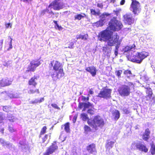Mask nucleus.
Segmentation results:
<instances>
[{
    "mask_svg": "<svg viewBox=\"0 0 155 155\" xmlns=\"http://www.w3.org/2000/svg\"><path fill=\"white\" fill-rule=\"evenodd\" d=\"M109 26L106 29L115 31H118L122 28L123 25L121 23L116 19L115 17L113 18L109 23Z\"/></svg>",
    "mask_w": 155,
    "mask_h": 155,
    "instance_id": "423d86ee",
    "label": "nucleus"
},
{
    "mask_svg": "<svg viewBox=\"0 0 155 155\" xmlns=\"http://www.w3.org/2000/svg\"><path fill=\"white\" fill-rule=\"evenodd\" d=\"M12 82L11 79L5 78L0 80V87H3L10 85Z\"/></svg>",
    "mask_w": 155,
    "mask_h": 155,
    "instance_id": "ddd939ff",
    "label": "nucleus"
},
{
    "mask_svg": "<svg viewBox=\"0 0 155 155\" xmlns=\"http://www.w3.org/2000/svg\"><path fill=\"white\" fill-rule=\"evenodd\" d=\"M122 111H123V113L126 114H128L130 113L129 110L127 108H124L122 110Z\"/></svg>",
    "mask_w": 155,
    "mask_h": 155,
    "instance_id": "a19ab883",
    "label": "nucleus"
},
{
    "mask_svg": "<svg viewBox=\"0 0 155 155\" xmlns=\"http://www.w3.org/2000/svg\"><path fill=\"white\" fill-rule=\"evenodd\" d=\"M86 101H88L89 100V97H86Z\"/></svg>",
    "mask_w": 155,
    "mask_h": 155,
    "instance_id": "338daca9",
    "label": "nucleus"
},
{
    "mask_svg": "<svg viewBox=\"0 0 155 155\" xmlns=\"http://www.w3.org/2000/svg\"><path fill=\"white\" fill-rule=\"evenodd\" d=\"M90 12L91 14L94 15L99 16L101 14L100 11L96 12L95 10L93 9H90Z\"/></svg>",
    "mask_w": 155,
    "mask_h": 155,
    "instance_id": "473e14b6",
    "label": "nucleus"
},
{
    "mask_svg": "<svg viewBox=\"0 0 155 155\" xmlns=\"http://www.w3.org/2000/svg\"><path fill=\"white\" fill-rule=\"evenodd\" d=\"M36 67H35V66L34 65L30 63V65H29L28 67V71L34 72L36 70Z\"/></svg>",
    "mask_w": 155,
    "mask_h": 155,
    "instance_id": "c756f323",
    "label": "nucleus"
},
{
    "mask_svg": "<svg viewBox=\"0 0 155 155\" xmlns=\"http://www.w3.org/2000/svg\"><path fill=\"white\" fill-rule=\"evenodd\" d=\"M81 117L83 121L87 120V124L96 130H97L98 127L102 128L105 124L104 119L99 115L94 116L91 120L87 114L82 113L81 114Z\"/></svg>",
    "mask_w": 155,
    "mask_h": 155,
    "instance_id": "f03ea898",
    "label": "nucleus"
},
{
    "mask_svg": "<svg viewBox=\"0 0 155 155\" xmlns=\"http://www.w3.org/2000/svg\"><path fill=\"white\" fill-rule=\"evenodd\" d=\"M82 14L83 15L80 14H78L74 16V20H80L82 18H84V17H86V15L85 14L83 13Z\"/></svg>",
    "mask_w": 155,
    "mask_h": 155,
    "instance_id": "393cba45",
    "label": "nucleus"
},
{
    "mask_svg": "<svg viewBox=\"0 0 155 155\" xmlns=\"http://www.w3.org/2000/svg\"><path fill=\"white\" fill-rule=\"evenodd\" d=\"M150 131L149 128L146 129L145 132L143 134L142 139L145 141H147L150 138Z\"/></svg>",
    "mask_w": 155,
    "mask_h": 155,
    "instance_id": "6ab92c4d",
    "label": "nucleus"
},
{
    "mask_svg": "<svg viewBox=\"0 0 155 155\" xmlns=\"http://www.w3.org/2000/svg\"><path fill=\"white\" fill-rule=\"evenodd\" d=\"M83 106L84 107V103L80 102L78 104V107L79 108L81 109L82 108Z\"/></svg>",
    "mask_w": 155,
    "mask_h": 155,
    "instance_id": "8fccbe9b",
    "label": "nucleus"
},
{
    "mask_svg": "<svg viewBox=\"0 0 155 155\" xmlns=\"http://www.w3.org/2000/svg\"><path fill=\"white\" fill-rule=\"evenodd\" d=\"M110 2L111 3H114L115 2V0H110Z\"/></svg>",
    "mask_w": 155,
    "mask_h": 155,
    "instance_id": "0e129e2a",
    "label": "nucleus"
},
{
    "mask_svg": "<svg viewBox=\"0 0 155 155\" xmlns=\"http://www.w3.org/2000/svg\"><path fill=\"white\" fill-rule=\"evenodd\" d=\"M5 25L6 28H8L9 26L11 27V24L10 23L5 24Z\"/></svg>",
    "mask_w": 155,
    "mask_h": 155,
    "instance_id": "603ef678",
    "label": "nucleus"
},
{
    "mask_svg": "<svg viewBox=\"0 0 155 155\" xmlns=\"http://www.w3.org/2000/svg\"><path fill=\"white\" fill-rule=\"evenodd\" d=\"M110 14L104 12L101 15H100L99 18L100 19L96 22V24L99 26H102L104 25V22L105 20V18L107 16H110Z\"/></svg>",
    "mask_w": 155,
    "mask_h": 155,
    "instance_id": "f8f14e48",
    "label": "nucleus"
},
{
    "mask_svg": "<svg viewBox=\"0 0 155 155\" xmlns=\"http://www.w3.org/2000/svg\"><path fill=\"white\" fill-rule=\"evenodd\" d=\"M94 93V92L92 90V89H90L89 91V93L91 94H93Z\"/></svg>",
    "mask_w": 155,
    "mask_h": 155,
    "instance_id": "13d9d810",
    "label": "nucleus"
},
{
    "mask_svg": "<svg viewBox=\"0 0 155 155\" xmlns=\"http://www.w3.org/2000/svg\"><path fill=\"white\" fill-rule=\"evenodd\" d=\"M132 2L130 5L131 7L133 9V12L134 14H137L140 11L139 8L140 3L136 0H131Z\"/></svg>",
    "mask_w": 155,
    "mask_h": 155,
    "instance_id": "9d476101",
    "label": "nucleus"
},
{
    "mask_svg": "<svg viewBox=\"0 0 155 155\" xmlns=\"http://www.w3.org/2000/svg\"><path fill=\"white\" fill-rule=\"evenodd\" d=\"M109 49V48L108 47L106 46L103 47L102 50L104 52L106 53L108 51V50Z\"/></svg>",
    "mask_w": 155,
    "mask_h": 155,
    "instance_id": "79ce46f5",
    "label": "nucleus"
},
{
    "mask_svg": "<svg viewBox=\"0 0 155 155\" xmlns=\"http://www.w3.org/2000/svg\"><path fill=\"white\" fill-rule=\"evenodd\" d=\"M128 85L124 84L119 87L117 91L120 96L122 97H127L130 95L131 88H134V84L131 82H128Z\"/></svg>",
    "mask_w": 155,
    "mask_h": 155,
    "instance_id": "7ed1b4c3",
    "label": "nucleus"
},
{
    "mask_svg": "<svg viewBox=\"0 0 155 155\" xmlns=\"http://www.w3.org/2000/svg\"><path fill=\"white\" fill-rule=\"evenodd\" d=\"M120 45H116L115 47V49L114 51L115 56H117L118 54V50Z\"/></svg>",
    "mask_w": 155,
    "mask_h": 155,
    "instance_id": "58836bf2",
    "label": "nucleus"
},
{
    "mask_svg": "<svg viewBox=\"0 0 155 155\" xmlns=\"http://www.w3.org/2000/svg\"><path fill=\"white\" fill-rule=\"evenodd\" d=\"M87 112L91 115H93L95 114L94 110L92 109H89L87 110Z\"/></svg>",
    "mask_w": 155,
    "mask_h": 155,
    "instance_id": "4c0bfd02",
    "label": "nucleus"
},
{
    "mask_svg": "<svg viewBox=\"0 0 155 155\" xmlns=\"http://www.w3.org/2000/svg\"><path fill=\"white\" fill-rule=\"evenodd\" d=\"M53 22L55 23V24L56 25L55 26H56L57 25H58V24L57 23V21H55V20H54L53 21Z\"/></svg>",
    "mask_w": 155,
    "mask_h": 155,
    "instance_id": "e2e57ef3",
    "label": "nucleus"
},
{
    "mask_svg": "<svg viewBox=\"0 0 155 155\" xmlns=\"http://www.w3.org/2000/svg\"><path fill=\"white\" fill-rule=\"evenodd\" d=\"M4 128H2L0 130V132H1L2 134H4Z\"/></svg>",
    "mask_w": 155,
    "mask_h": 155,
    "instance_id": "bf43d9fd",
    "label": "nucleus"
},
{
    "mask_svg": "<svg viewBox=\"0 0 155 155\" xmlns=\"http://www.w3.org/2000/svg\"><path fill=\"white\" fill-rule=\"evenodd\" d=\"M98 37L100 41L107 42L108 46L111 47L120 44L121 41L117 34L113 35L112 32L107 29L101 31L98 35Z\"/></svg>",
    "mask_w": 155,
    "mask_h": 155,
    "instance_id": "f257e3e1",
    "label": "nucleus"
},
{
    "mask_svg": "<svg viewBox=\"0 0 155 155\" xmlns=\"http://www.w3.org/2000/svg\"><path fill=\"white\" fill-rule=\"evenodd\" d=\"M55 72V73H53L51 74V76L53 78L56 77L59 79L64 75V73L63 68H60L57 71Z\"/></svg>",
    "mask_w": 155,
    "mask_h": 155,
    "instance_id": "4468645a",
    "label": "nucleus"
},
{
    "mask_svg": "<svg viewBox=\"0 0 155 155\" xmlns=\"http://www.w3.org/2000/svg\"><path fill=\"white\" fill-rule=\"evenodd\" d=\"M146 89V93L147 94V95L146 96V97L147 98V97H148L149 99H151L153 94L152 90L151 89L150 87H147Z\"/></svg>",
    "mask_w": 155,
    "mask_h": 155,
    "instance_id": "cd10ccee",
    "label": "nucleus"
},
{
    "mask_svg": "<svg viewBox=\"0 0 155 155\" xmlns=\"http://www.w3.org/2000/svg\"><path fill=\"white\" fill-rule=\"evenodd\" d=\"M122 71L121 70L116 71H115V74L118 78H120L121 77V74L122 73Z\"/></svg>",
    "mask_w": 155,
    "mask_h": 155,
    "instance_id": "e433bc0d",
    "label": "nucleus"
},
{
    "mask_svg": "<svg viewBox=\"0 0 155 155\" xmlns=\"http://www.w3.org/2000/svg\"><path fill=\"white\" fill-rule=\"evenodd\" d=\"M149 53L145 51L137 52L135 54L131 55L127 58L131 61L138 64H140L143 60L149 55Z\"/></svg>",
    "mask_w": 155,
    "mask_h": 155,
    "instance_id": "20e7f679",
    "label": "nucleus"
},
{
    "mask_svg": "<svg viewBox=\"0 0 155 155\" xmlns=\"http://www.w3.org/2000/svg\"><path fill=\"white\" fill-rule=\"evenodd\" d=\"M51 106L52 107L55 109H57L58 110H60V108L57 105L55 104H51Z\"/></svg>",
    "mask_w": 155,
    "mask_h": 155,
    "instance_id": "49530a36",
    "label": "nucleus"
},
{
    "mask_svg": "<svg viewBox=\"0 0 155 155\" xmlns=\"http://www.w3.org/2000/svg\"><path fill=\"white\" fill-rule=\"evenodd\" d=\"M11 122H14V120L13 119H8Z\"/></svg>",
    "mask_w": 155,
    "mask_h": 155,
    "instance_id": "69168bd1",
    "label": "nucleus"
},
{
    "mask_svg": "<svg viewBox=\"0 0 155 155\" xmlns=\"http://www.w3.org/2000/svg\"><path fill=\"white\" fill-rule=\"evenodd\" d=\"M84 107L83 110V111H84L86 108H88L90 107L93 108L94 109V106L93 104H91L89 102H87V103H84Z\"/></svg>",
    "mask_w": 155,
    "mask_h": 155,
    "instance_id": "bb28decb",
    "label": "nucleus"
},
{
    "mask_svg": "<svg viewBox=\"0 0 155 155\" xmlns=\"http://www.w3.org/2000/svg\"><path fill=\"white\" fill-rule=\"evenodd\" d=\"M85 70L89 72L93 77L95 76L96 74L97 70L95 67L94 66L88 67L86 68Z\"/></svg>",
    "mask_w": 155,
    "mask_h": 155,
    "instance_id": "f3484780",
    "label": "nucleus"
},
{
    "mask_svg": "<svg viewBox=\"0 0 155 155\" xmlns=\"http://www.w3.org/2000/svg\"><path fill=\"white\" fill-rule=\"evenodd\" d=\"M112 90L110 89H104L100 91L97 97L107 99L110 98Z\"/></svg>",
    "mask_w": 155,
    "mask_h": 155,
    "instance_id": "1a4fd4ad",
    "label": "nucleus"
},
{
    "mask_svg": "<svg viewBox=\"0 0 155 155\" xmlns=\"http://www.w3.org/2000/svg\"><path fill=\"white\" fill-rule=\"evenodd\" d=\"M44 100V98L43 97L41 98L40 100L35 99V100L32 101L31 102V103L33 104H35L40 103L41 102L43 101Z\"/></svg>",
    "mask_w": 155,
    "mask_h": 155,
    "instance_id": "2f4dec72",
    "label": "nucleus"
},
{
    "mask_svg": "<svg viewBox=\"0 0 155 155\" xmlns=\"http://www.w3.org/2000/svg\"><path fill=\"white\" fill-rule=\"evenodd\" d=\"M48 135L47 134H45L44 137L42 138V142L43 143H45V142L47 140L48 137Z\"/></svg>",
    "mask_w": 155,
    "mask_h": 155,
    "instance_id": "c03bdc74",
    "label": "nucleus"
},
{
    "mask_svg": "<svg viewBox=\"0 0 155 155\" xmlns=\"http://www.w3.org/2000/svg\"><path fill=\"white\" fill-rule=\"evenodd\" d=\"M97 6L99 8H103V5L102 2H101L100 3H98L97 4Z\"/></svg>",
    "mask_w": 155,
    "mask_h": 155,
    "instance_id": "09e8293b",
    "label": "nucleus"
},
{
    "mask_svg": "<svg viewBox=\"0 0 155 155\" xmlns=\"http://www.w3.org/2000/svg\"><path fill=\"white\" fill-rule=\"evenodd\" d=\"M56 141H54L51 145L47 147L46 152L42 155H50L52 154L58 149V147L56 144Z\"/></svg>",
    "mask_w": 155,
    "mask_h": 155,
    "instance_id": "0eeeda50",
    "label": "nucleus"
},
{
    "mask_svg": "<svg viewBox=\"0 0 155 155\" xmlns=\"http://www.w3.org/2000/svg\"><path fill=\"white\" fill-rule=\"evenodd\" d=\"M124 74L126 75L127 78H130L132 76V74L131 71L127 69L124 71Z\"/></svg>",
    "mask_w": 155,
    "mask_h": 155,
    "instance_id": "c85d7f7f",
    "label": "nucleus"
},
{
    "mask_svg": "<svg viewBox=\"0 0 155 155\" xmlns=\"http://www.w3.org/2000/svg\"><path fill=\"white\" fill-rule=\"evenodd\" d=\"M137 148L139 150L145 153H147L148 151V149L146 146L141 143H137L136 146Z\"/></svg>",
    "mask_w": 155,
    "mask_h": 155,
    "instance_id": "a211bd4d",
    "label": "nucleus"
},
{
    "mask_svg": "<svg viewBox=\"0 0 155 155\" xmlns=\"http://www.w3.org/2000/svg\"><path fill=\"white\" fill-rule=\"evenodd\" d=\"M115 142L112 141H109L107 140L106 143L105 147L107 149H110L112 148Z\"/></svg>",
    "mask_w": 155,
    "mask_h": 155,
    "instance_id": "b1692460",
    "label": "nucleus"
},
{
    "mask_svg": "<svg viewBox=\"0 0 155 155\" xmlns=\"http://www.w3.org/2000/svg\"><path fill=\"white\" fill-rule=\"evenodd\" d=\"M47 13H48L49 14L52 15H54V14L52 11L49 12V10L47 8L42 10L41 12V15H42L45 14Z\"/></svg>",
    "mask_w": 155,
    "mask_h": 155,
    "instance_id": "7c9ffc66",
    "label": "nucleus"
},
{
    "mask_svg": "<svg viewBox=\"0 0 155 155\" xmlns=\"http://www.w3.org/2000/svg\"><path fill=\"white\" fill-rule=\"evenodd\" d=\"M88 37V35L87 34H85L84 35L80 34L77 36L76 38L77 39H81L84 41L87 40Z\"/></svg>",
    "mask_w": 155,
    "mask_h": 155,
    "instance_id": "4be33fe9",
    "label": "nucleus"
},
{
    "mask_svg": "<svg viewBox=\"0 0 155 155\" xmlns=\"http://www.w3.org/2000/svg\"><path fill=\"white\" fill-rule=\"evenodd\" d=\"M5 119V117L2 114H0V124L3 122V120Z\"/></svg>",
    "mask_w": 155,
    "mask_h": 155,
    "instance_id": "37998d69",
    "label": "nucleus"
},
{
    "mask_svg": "<svg viewBox=\"0 0 155 155\" xmlns=\"http://www.w3.org/2000/svg\"><path fill=\"white\" fill-rule=\"evenodd\" d=\"M39 76L34 75L31 77L28 81V84L29 85L32 86V87H30L28 91V93L29 94H34L35 93H39V90L38 89H36V86L37 84L36 81L39 78Z\"/></svg>",
    "mask_w": 155,
    "mask_h": 155,
    "instance_id": "39448f33",
    "label": "nucleus"
},
{
    "mask_svg": "<svg viewBox=\"0 0 155 155\" xmlns=\"http://www.w3.org/2000/svg\"><path fill=\"white\" fill-rule=\"evenodd\" d=\"M10 39H11V40L10 41V44H9V45H10L9 48H12V39L11 38Z\"/></svg>",
    "mask_w": 155,
    "mask_h": 155,
    "instance_id": "5fc2aeb1",
    "label": "nucleus"
},
{
    "mask_svg": "<svg viewBox=\"0 0 155 155\" xmlns=\"http://www.w3.org/2000/svg\"><path fill=\"white\" fill-rule=\"evenodd\" d=\"M8 130L11 133L15 132L16 131V130L14 129L12 126H11V125L8 126Z\"/></svg>",
    "mask_w": 155,
    "mask_h": 155,
    "instance_id": "ea45409f",
    "label": "nucleus"
},
{
    "mask_svg": "<svg viewBox=\"0 0 155 155\" xmlns=\"http://www.w3.org/2000/svg\"><path fill=\"white\" fill-rule=\"evenodd\" d=\"M64 127V130L67 133H69L70 132V124L69 122H67L65 123L63 125L61 126H62Z\"/></svg>",
    "mask_w": 155,
    "mask_h": 155,
    "instance_id": "a878e982",
    "label": "nucleus"
},
{
    "mask_svg": "<svg viewBox=\"0 0 155 155\" xmlns=\"http://www.w3.org/2000/svg\"><path fill=\"white\" fill-rule=\"evenodd\" d=\"M8 108V107H7V106H4V107H3V110L5 112H7V109Z\"/></svg>",
    "mask_w": 155,
    "mask_h": 155,
    "instance_id": "864d4df0",
    "label": "nucleus"
},
{
    "mask_svg": "<svg viewBox=\"0 0 155 155\" xmlns=\"http://www.w3.org/2000/svg\"><path fill=\"white\" fill-rule=\"evenodd\" d=\"M135 45L134 44H133L131 46H127L125 47L123 49L124 53L129 52L133 48H135Z\"/></svg>",
    "mask_w": 155,
    "mask_h": 155,
    "instance_id": "aec40b11",
    "label": "nucleus"
},
{
    "mask_svg": "<svg viewBox=\"0 0 155 155\" xmlns=\"http://www.w3.org/2000/svg\"><path fill=\"white\" fill-rule=\"evenodd\" d=\"M47 129V127L46 126H44L43 127L41 128L40 131V137L41 136V135L44 134L46 133Z\"/></svg>",
    "mask_w": 155,
    "mask_h": 155,
    "instance_id": "f704fd0d",
    "label": "nucleus"
},
{
    "mask_svg": "<svg viewBox=\"0 0 155 155\" xmlns=\"http://www.w3.org/2000/svg\"><path fill=\"white\" fill-rule=\"evenodd\" d=\"M52 66L55 71H57L60 68H63L61 64L58 61H53L51 62Z\"/></svg>",
    "mask_w": 155,
    "mask_h": 155,
    "instance_id": "2eb2a0df",
    "label": "nucleus"
},
{
    "mask_svg": "<svg viewBox=\"0 0 155 155\" xmlns=\"http://www.w3.org/2000/svg\"><path fill=\"white\" fill-rule=\"evenodd\" d=\"M1 143L2 144L3 146H6L7 147H8L10 145L9 143H8L4 140H3V141Z\"/></svg>",
    "mask_w": 155,
    "mask_h": 155,
    "instance_id": "a18cd8bd",
    "label": "nucleus"
},
{
    "mask_svg": "<svg viewBox=\"0 0 155 155\" xmlns=\"http://www.w3.org/2000/svg\"><path fill=\"white\" fill-rule=\"evenodd\" d=\"M78 117V114H76L75 115L73 119V123H74L76 122L77 118Z\"/></svg>",
    "mask_w": 155,
    "mask_h": 155,
    "instance_id": "3c124183",
    "label": "nucleus"
},
{
    "mask_svg": "<svg viewBox=\"0 0 155 155\" xmlns=\"http://www.w3.org/2000/svg\"><path fill=\"white\" fill-rule=\"evenodd\" d=\"M3 140H2V139L0 138V143H2L3 141Z\"/></svg>",
    "mask_w": 155,
    "mask_h": 155,
    "instance_id": "774afa93",
    "label": "nucleus"
},
{
    "mask_svg": "<svg viewBox=\"0 0 155 155\" xmlns=\"http://www.w3.org/2000/svg\"><path fill=\"white\" fill-rule=\"evenodd\" d=\"M150 152L152 155L155 154V146L153 143H152L150 144Z\"/></svg>",
    "mask_w": 155,
    "mask_h": 155,
    "instance_id": "72a5a7b5",
    "label": "nucleus"
},
{
    "mask_svg": "<svg viewBox=\"0 0 155 155\" xmlns=\"http://www.w3.org/2000/svg\"><path fill=\"white\" fill-rule=\"evenodd\" d=\"M74 45V43L73 42H69L68 48H72Z\"/></svg>",
    "mask_w": 155,
    "mask_h": 155,
    "instance_id": "de8ad7c7",
    "label": "nucleus"
},
{
    "mask_svg": "<svg viewBox=\"0 0 155 155\" xmlns=\"http://www.w3.org/2000/svg\"><path fill=\"white\" fill-rule=\"evenodd\" d=\"M86 150L91 154L97 152L96 145L94 143H92L87 145L86 147Z\"/></svg>",
    "mask_w": 155,
    "mask_h": 155,
    "instance_id": "dca6fc26",
    "label": "nucleus"
},
{
    "mask_svg": "<svg viewBox=\"0 0 155 155\" xmlns=\"http://www.w3.org/2000/svg\"><path fill=\"white\" fill-rule=\"evenodd\" d=\"M112 115L115 120H117L120 118V113L117 110H115L113 112Z\"/></svg>",
    "mask_w": 155,
    "mask_h": 155,
    "instance_id": "412c9836",
    "label": "nucleus"
},
{
    "mask_svg": "<svg viewBox=\"0 0 155 155\" xmlns=\"http://www.w3.org/2000/svg\"><path fill=\"white\" fill-rule=\"evenodd\" d=\"M123 18L125 23L129 25L133 24L135 21L133 15L130 14H126L123 16Z\"/></svg>",
    "mask_w": 155,
    "mask_h": 155,
    "instance_id": "9b49d317",
    "label": "nucleus"
},
{
    "mask_svg": "<svg viewBox=\"0 0 155 155\" xmlns=\"http://www.w3.org/2000/svg\"><path fill=\"white\" fill-rule=\"evenodd\" d=\"M82 100L84 101H87L86 97L84 96H82Z\"/></svg>",
    "mask_w": 155,
    "mask_h": 155,
    "instance_id": "6e6d98bb",
    "label": "nucleus"
},
{
    "mask_svg": "<svg viewBox=\"0 0 155 155\" xmlns=\"http://www.w3.org/2000/svg\"><path fill=\"white\" fill-rule=\"evenodd\" d=\"M56 26L58 28V29L59 30H60L62 29L61 27V26H59L58 25H57Z\"/></svg>",
    "mask_w": 155,
    "mask_h": 155,
    "instance_id": "052dcab7",
    "label": "nucleus"
},
{
    "mask_svg": "<svg viewBox=\"0 0 155 155\" xmlns=\"http://www.w3.org/2000/svg\"><path fill=\"white\" fill-rule=\"evenodd\" d=\"M3 40H2L0 41V46H2L3 44Z\"/></svg>",
    "mask_w": 155,
    "mask_h": 155,
    "instance_id": "680f3d73",
    "label": "nucleus"
},
{
    "mask_svg": "<svg viewBox=\"0 0 155 155\" xmlns=\"http://www.w3.org/2000/svg\"><path fill=\"white\" fill-rule=\"evenodd\" d=\"M30 63L37 67L39 66L41 64L40 60L38 59H35L32 60Z\"/></svg>",
    "mask_w": 155,
    "mask_h": 155,
    "instance_id": "5701e85b",
    "label": "nucleus"
},
{
    "mask_svg": "<svg viewBox=\"0 0 155 155\" xmlns=\"http://www.w3.org/2000/svg\"><path fill=\"white\" fill-rule=\"evenodd\" d=\"M60 0H54L48 6V8L52 7L54 10L58 11L62 9L64 7V4L62 2H59Z\"/></svg>",
    "mask_w": 155,
    "mask_h": 155,
    "instance_id": "6e6552de",
    "label": "nucleus"
},
{
    "mask_svg": "<svg viewBox=\"0 0 155 155\" xmlns=\"http://www.w3.org/2000/svg\"><path fill=\"white\" fill-rule=\"evenodd\" d=\"M125 2V0H121L120 2V4L121 5H123L124 4Z\"/></svg>",
    "mask_w": 155,
    "mask_h": 155,
    "instance_id": "4d7b16f0",
    "label": "nucleus"
},
{
    "mask_svg": "<svg viewBox=\"0 0 155 155\" xmlns=\"http://www.w3.org/2000/svg\"><path fill=\"white\" fill-rule=\"evenodd\" d=\"M84 129L85 132L87 133L91 131V129L90 127L87 125H84Z\"/></svg>",
    "mask_w": 155,
    "mask_h": 155,
    "instance_id": "c9c22d12",
    "label": "nucleus"
}]
</instances>
